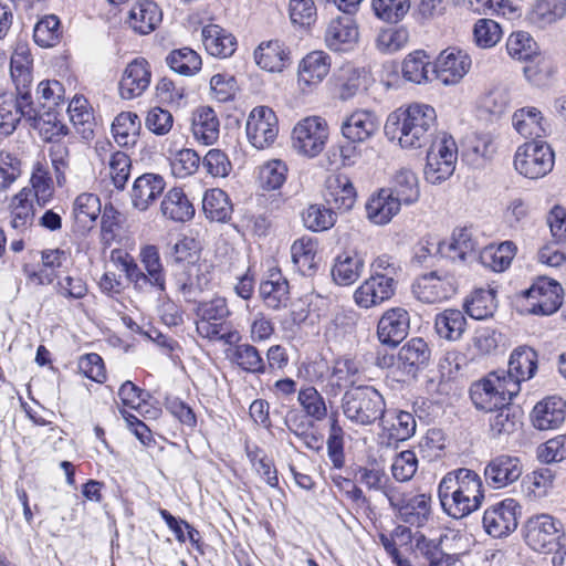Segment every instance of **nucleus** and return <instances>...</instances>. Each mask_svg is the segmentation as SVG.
Returning a JSON list of instances; mask_svg holds the SVG:
<instances>
[{
  "label": "nucleus",
  "mask_w": 566,
  "mask_h": 566,
  "mask_svg": "<svg viewBox=\"0 0 566 566\" xmlns=\"http://www.w3.org/2000/svg\"><path fill=\"white\" fill-rule=\"evenodd\" d=\"M331 57L323 51H313L298 64V85L305 91L317 86L329 73Z\"/></svg>",
  "instance_id": "obj_19"
},
{
  "label": "nucleus",
  "mask_w": 566,
  "mask_h": 566,
  "mask_svg": "<svg viewBox=\"0 0 566 566\" xmlns=\"http://www.w3.org/2000/svg\"><path fill=\"white\" fill-rule=\"evenodd\" d=\"M379 125V119L375 113L367 109H357L343 122L342 134L352 143H364L378 132Z\"/></svg>",
  "instance_id": "obj_20"
},
{
  "label": "nucleus",
  "mask_w": 566,
  "mask_h": 566,
  "mask_svg": "<svg viewBox=\"0 0 566 566\" xmlns=\"http://www.w3.org/2000/svg\"><path fill=\"white\" fill-rule=\"evenodd\" d=\"M364 82L363 72L349 64L340 67L334 75L335 86L343 101L354 97Z\"/></svg>",
  "instance_id": "obj_50"
},
{
  "label": "nucleus",
  "mask_w": 566,
  "mask_h": 566,
  "mask_svg": "<svg viewBox=\"0 0 566 566\" xmlns=\"http://www.w3.org/2000/svg\"><path fill=\"white\" fill-rule=\"evenodd\" d=\"M506 50L511 57L517 61H530L537 55V45L532 36L523 31L512 33L506 42Z\"/></svg>",
  "instance_id": "obj_63"
},
{
  "label": "nucleus",
  "mask_w": 566,
  "mask_h": 566,
  "mask_svg": "<svg viewBox=\"0 0 566 566\" xmlns=\"http://www.w3.org/2000/svg\"><path fill=\"white\" fill-rule=\"evenodd\" d=\"M520 388L514 381H506L497 370L489 373L484 378L473 382L470 387V397L476 409L494 412L496 409L510 405L517 396Z\"/></svg>",
  "instance_id": "obj_2"
},
{
  "label": "nucleus",
  "mask_w": 566,
  "mask_h": 566,
  "mask_svg": "<svg viewBox=\"0 0 566 566\" xmlns=\"http://www.w3.org/2000/svg\"><path fill=\"white\" fill-rule=\"evenodd\" d=\"M431 63L424 51L417 50L408 54L402 62V76L406 81L422 84L429 81Z\"/></svg>",
  "instance_id": "obj_48"
},
{
  "label": "nucleus",
  "mask_w": 566,
  "mask_h": 566,
  "mask_svg": "<svg viewBox=\"0 0 566 566\" xmlns=\"http://www.w3.org/2000/svg\"><path fill=\"white\" fill-rule=\"evenodd\" d=\"M142 123L136 113L122 112L112 124V134L120 147H132L137 143Z\"/></svg>",
  "instance_id": "obj_42"
},
{
  "label": "nucleus",
  "mask_w": 566,
  "mask_h": 566,
  "mask_svg": "<svg viewBox=\"0 0 566 566\" xmlns=\"http://www.w3.org/2000/svg\"><path fill=\"white\" fill-rule=\"evenodd\" d=\"M562 524L548 514H539L527 520L524 526L526 544L535 552L551 553L559 544Z\"/></svg>",
  "instance_id": "obj_6"
},
{
  "label": "nucleus",
  "mask_w": 566,
  "mask_h": 566,
  "mask_svg": "<svg viewBox=\"0 0 566 566\" xmlns=\"http://www.w3.org/2000/svg\"><path fill=\"white\" fill-rule=\"evenodd\" d=\"M536 370L537 353L528 346H520L512 352L507 370L497 371L504 376L506 381H514L521 389V384L533 378Z\"/></svg>",
  "instance_id": "obj_18"
},
{
  "label": "nucleus",
  "mask_w": 566,
  "mask_h": 566,
  "mask_svg": "<svg viewBox=\"0 0 566 566\" xmlns=\"http://www.w3.org/2000/svg\"><path fill=\"white\" fill-rule=\"evenodd\" d=\"M219 126L217 114L211 107L202 106L193 113L191 129L198 142L213 144L219 137Z\"/></svg>",
  "instance_id": "obj_40"
},
{
  "label": "nucleus",
  "mask_w": 566,
  "mask_h": 566,
  "mask_svg": "<svg viewBox=\"0 0 566 566\" xmlns=\"http://www.w3.org/2000/svg\"><path fill=\"white\" fill-rule=\"evenodd\" d=\"M342 408L353 423L369 426L384 416L385 400L374 387L358 386L344 394Z\"/></svg>",
  "instance_id": "obj_3"
},
{
  "label": "nucleus",
  "mask_w": 566,
  "mask_h": 566,
  "mask_svg": "<svg viewBox=\"0 0 566 566\" xmlns=\"http://www.w3.org/2000/svg\"><path fill=\"white\" fill-rule=\"evenodd\" d=\"M196 329L203 338L221 340L228 345H233L241 339L240 333L230 328L226 322L197 321Z\"/></svg>",
  "instance_id": "obj_57"
},
{
  "label": "nucleus",
  "mask_w": 566,
  "mask_h": 566,
  "mask_svg": "<svg viewBox=\"0 0 566 566\" xmlns=\"http://www.w3.org/2000/svg\"><path fill=\"white\" fill-rule=\"evenodd\" d=\"M256 64L269 72H281L289 61V52L279 40L262 42L254 51Z\"/></svg>",
  "instance_id": "obj_37"
},
{
  "label": "nucleus",
  "mask_w": 566,
  "mask_h": 566,
  "mask_svg": "<svg viewBox=\"0 0 566 566\" xmlns=\"http://www.w3.org/2000/svg\"><path fill=\"white\" fill-rule=\"evenodd\" d=\"M495 412L489 420L493 437H509L521 428V411L512 407L511 403L496 409Z\"/></svg>",
  "instance_id": "obj_45"
},
{
  "label": "nucleus",
  "mask_w": 566,
  "mask_h": 566,
  "mask_svg": "<svg viewBox=\"0 0 566 566\" xmlns=\"http://www.w3.org/2000/svg\"><path fill=\"white\" fill-rule=\"evenodd\" d=\"M291 256L301 274L312 275L316 268V242L305 237L295 240L291 247Z\"/></svg>",
  "instance_id": "obj_47"
},
{
  "label": "nucleus",
  "mask_w": 566,
  "mask_h": 566,
  "mask_svg": "<svg viewBox=\"0 0 566 566\" xmlns=\"http://www.w3.org/2000/svg\"><path fill=\"white\" fill-rule=\"evenodd\" d=\"M329 129L321 116H307L296 123L292 130V148L302 156L314 158L325 148Z\"/></svg>",
  "instance_id": "obj_4"
},
{
  "label": "nucleus",
  "mask_w": 566,
  "mask_h": 566,
  "mask_svg": "<svg viewBox=\"0 0 566 566\" xmlns=\"http://www.w3.org/2000/svg\"><path fill=\"white\" fill-rule=\"evenodd\" d=\"M409 327V313L402 307H392L379 318L377 336L381 344L395 347L407 337Z\"/></svg>",
  "instance_id": "obj_15"
},
{
  "label": "nucleus",
  "mask_w": 566,
  "mask_h": 566,
  "mask_svg": "<svg viewBox=\"0 0 566 566\" xmlns=\"http://www.w3.org/2000/svg\"><path fill=\"white\" fill-rule=\"evenodd\" d=\"M396 290L397 284L369 276L355 290L354 301L361 308H371L390 300Z\"/></svg>",
  "instance_id": "obj_22"
},
{
  "label": "nucleus",
  "mask_w": 566,
  "mask_h": 566,
  "mask_svg": "<svg viewBox=\"0 0 566 566\" xmlns=\"http://www.w3.org/2000/svg\"><path fill=\"white\" fill-rule=\"evenodd\" d=\"M202 208L207 216L212 221L224 222L232 212L228 195L221 189H211L203 196Z\"/></svg>",
  "instance_id": "obj_52"
},
{
  "label": "nucleus",
  "mask_w": 566,
  "mask_h": 566,
  "mask_svg": "<svg viewBox=\"0 0 566 566\" xmlns=\"http://www.w3.org/2000/svg\"><path fill=\"white\" fill-rule=\"evenodd\" d=\"M518 503L514 499H505L489 507L483 515V526L486 533L500 538L515 531L518 524Z\"/></svg>",
  "instance_id": "obj_12"
},
{
  "label": "nucleus",
  "mask_w": 566,
  "mask_h": 566,
  "mask_svg": "<svg viewBox=\"0 0 566 566\" xmlns=\"http://www.w3.org/2000/svg\"><path fill=\"white\" fill-rule=\"evenodd\" d=\"M166 181L158 174H144L135 179L130 191L133 207L146 211L164 192Z\"/></svg>",
  "instance_id": "obj_24"
},
{
  "label": "nucleus",
  "mask_w": 566,
  "mask_h": 566,
  "mask_svg": "<svg viewBox=\"0 0 566 566\" xmlns=\"http://www.w3.org/2000/svg\"><path fill=\"white\" fill-rule=\"evenodd\" d=\"M287 165L281 159H272L259 168V182L264 190L280 189L286 180Z\"/></svg>",
  "instance_id": "obj_58"
},
{
  "label": "nucleus",
  "mask_w": 566,
  "mask_h": 566,
  "mask_svg": "<svg viewBox=\"0 0 566 566\" xmlns=\"http://www.w3.org/2000/svg\"><path fill=\"white\" fill-rule=\"evenodd\" d=\"M401 205L392 192L382 188L368 199L366 214L374 224L384 226L399 212Z\"/></svg>",
  "instance_id": "obj_28"
},
{
  "label": "nucleus",
  "mask_w": 566,
  "mask_h": 566,
  "mask_svg": "<svg viewBox=\"0 0 566 566\" xmlns=\"http://www.w3.org/2000/svg\"><path fill=\"white\" fill-rule=\"evenodd\" d=\"M358 373L356 364L348 358L337 359L328 378L327 392L337 395L347 384L353 382V377Z\"/></svg>",
  "instance_id": "obj_64"
},
{
  "label": "nucleus",
  "mask_w": 566,
  "mask_h": 566,
  "mask_svg": "<svg viewBox=\"0 0 566 566\" xmlns=\"http://www.w3.org/2000/svg\"><path fill=\"white\" fill-rule=\"evenodd\" d=\"M166 62L174 72L184 76L197 74L202 65L201 56L190 48L171 51L167 55Z\"/></svg>",
  "instance_id": "obj_49"
},
{
  "label": "nucleus",
  "mask_w": 566,
  "mask_h": 566,
  "mask_svg": "<svg viewBox=\"0 0 566 566\" xmlns=\"http://www.w3.org/2000/svg\"><path fill=\"white\" fill-rule=\"evenodd\" d=\"M471 64V57L465 51L448 48L437 57L432 73L442 84L453 85L463 78Z\"/></svg>",
  "instance_id": "obj_11"
},
{
  "label": "nucleus",
  "mask_w": 566,
  "mask_h": 566,
  "mask_svg": "<svg viewBox=\"0 0 566 566\" xmlns=\"http://www.w3.org/2000/svg\"><path fill=\"white\" fill-rule=\"evenodd\" d=\"M260 296L269 308L285 307L290 300L287 281L281 273H271L269 279L260 284Z\"/></svg>",
  "instance_id": "obj_41"
},
{
  "label": "nucleus",
  "mask_w": 566,
  "mask_h": 566,
  "mask_svg": "<svg viewBox=\"0 0 566 566\" xmlns=\"http://www.w3.org/2000/svg\"><path fill=\"white\" fill-rule=\"evenodd\" d=\"M10 224L14 230L23 232L29 229L34 218L33 192L31 189L23 188L13 196L10 202Z\"/></svg>",
  "instance_id": "obj_38"
},
{
  "label": "nucleus",
  "mask_w": 566,
  "mask_h": 566,
  "mask_svg": "<svg viewBox=\"0 0 566 566\" xmlns=\"http://www.w3.org/2000/svg\"><path fill=\"white\" fill-rule=\"evenodd\" d=\"M522 474L518 458L501 454L490 461L484 469L485 481L494 489L504 488L515 482Z\"/></svg>",
  "instance_id": "obj_23"
},
{
  "label": "nucleus",
  "mask_w": 566,
  "mask_h": 566,
  "mask_svg": "<svg viewBox=\"0 0 566 566\" xmlns=\"http://www.w3.org/2000/svg\"><path fill=\"white\" fill-rule=\"evenodd\" d=\"M328 458L336 469L344 465V430L338 422L337 412L329 416V430L327 438Z\"/></svg>",
  "instance_id": "obj_60"
},
{
  "label": "nucleus",
  "mask_w": 566,
  "mask_h": 566,
  "mask_svg": "<svg viewBox=\"0 0 566 566\" xmlns=\"http://www.w3.org/2000/svg\"><path fill=\"white\" fill-rule=\"evenodd\" d=\"M232 360L245 373L260 375L266 371L265 360L259 349L251 344L237 345Z\"/></svg>",
  "instance_id": "obj_53"
},
{
  "label": "nucleus",
  "mask_w": 566,
  "mask_h": 566,
  "mask_svg": "<svg viewBox=\"0 0 566 566\" xmlns=\"http://www.w3.org/2000/svg\"><path fill=\"white\" fill-rule=\"evenodd\" d=\"M437 114L428 104L415 103L400 114L388 117L385 126L387 136L398 138L399 145L407 149H418L428 145L436 130Z\"/></svg>",
  "instance_id": "obj_1"
},
{
  "label": "nucleus",
  "mask_w": 566,
  "mask_h": 566,
  "mask_svg": "<svg viewBox=\"0 0 566 566\" xmlns=\"http://www.w3.org/2000/svg\"><path fill=\"white\" fill-rule=\"evenodd\" d=\"M297 401L303 412L312 420L322 421L327 417V406L324 397L313 386L300 389Z\"/></svg>",
  "instance_id": "obj_54"
},
{
  "label": "nucleus",
  "mask_w": 566,
  "mask_h": 566,
  "mask_svg": "<svg viewBox=\"0 0 566 566\" xmlns=\"http://www.w3.org/2000/svg\"><path fill=\"white\" fill-rule=\"evenodd\" d=\"M516 252V247L511 241L502 242L499 245L485 247L479 255L480 262L495 272L506 270Z\"/></svg>",
  "instance_id": "obj_46"
},
{
  "label": "nucleus",
  "mask_w": 566,
  "mask_h": 566,
  "mask_svg": "<svg viewBox=\"0 0 566 566\" xmlns=\"http://www.w3.org/2000/svg\"><path fill=\"white\" fill-rule=\"evenodd\" d=\"M139 260L153 289H155L159 295L165 294L166 274L158 248L153 244L143 247L139 252Z\"/></svg>",
  "instance_id": "obj_39"
},
{
  "label": "nucleus",
  "mask_w": 566,
  "mask_h": 566,
  "mask_svg": "<svg viewBox=\"0 0 566 566\" xmlns=\"http://www.w3.org/2000/svg\"><path fill=\"white\" fill-rule=\"evenodd\" d=\"M380 426L384 434L387 437V446H391L392 443L411 438L416 432L417 422L412 413L394 410L384 413L380 419Z\"/></svg>",
  "instance_id": "obj_26"
},
{
  "label": "nucleus",
  "mask_w": 566,
  "mask_h": 566,
  "mask_svg": "<svg viewBox=\"0 0 566 566\" xmlns=\"http://www.w3.org/2000/svg\"><path fill=\"white\" fill-rule=\"evenodd\" d=\"M245 133L250 144L256 149L270 147L279 134L275 113L268 106L254 107L247 119Z\"/></svg>",
  "instance_id": "obj_7"
},
{
  "label": "nucleus",
  "mask_w": 566,
  "mask_h": 566,
  "mask_svg": "<svg viewBox=\"0 0 566 566\" xmlns=\"http://www.w3.org/2000/svg\"><path fill=\"white\" fill-rule=\"evenodd\" d=\"M542 113L535 107H523L513 114L512 123L516 132L525 138L539 140L546 129Z\"/></svg>",
  "instance_id": "obj_43"
},
{
  "label": "nucleus",
  "mask_w": 566,
  "mask_h": 566,
  "mask_svg": "<svg viewBox=\"0 0 566 566\" xmlns=\"http://www.w3.org/2000/svg\"><path fill=\"white\" fill-rule=\"evenodd\" d=\"M164 218L174 222H187L195 216V207L181 188H171L160 203Z\"/></svg>",
  "instance_id": "obj_34"
},
{
  "label": "nucleus",
  "mask_w": 566,
  "mask_h": 566,
  "mask_svg": "<svg viewBox=\"0 0 566 566\" xmlns=\"http://www.w3.org/2000/svg\"><path fill=\"white\" fill-rule=\"evenodd\" d=\"M455 290L454 277L449 274L440 275L437 271L420 275L412 284L413 295L428 304L448 300Z\"/></svg>",
  "instance_id": "obj_9"
},
{
  "label": "nucleus",
  "mask_w": 566,
  "mask_h": 566,
  "mask_svg": "<svg viewBox=\"0 0 566 566\" xmlns=\"http://www.w3.org/2000/svg\"><path fill=\"white\" fill-rule=\"evenodd\" d=\"M33 59L27 43H17L10 60V74L17 90L30 88Z\"/></svg>",
  "instance_id": "obj_36"
},
{
  "label": "nucleus",
  "mask_w": 566,
  "mask_h": 566,
  "mask_svg": "<svg viewBox=\"0 0 566 566\" xmlns=\"http://www.w3.org/2000/svg\"><path fill=\"white\" fill-rule=\"evenodd\" d=\"M524 297L530 313L551 315L562 305L563 289L557 281L542 276L524 292Z\"/></svg>",
  "instance_id": "obj_8"
},
{
  "label": "nucleus",
  "mask_w": 566,
  "mask_h": 566,
  "mask_svg": "<svg viewBox=\"0 0 566 566\" xmlns=\"http://www.w3.org/2000/svg\"><path fill=\"white\" fill-rule=\"evenodd\" d=\"M387 190L392 192V196L402 205H412L420 197L418 177L415 171L407 167H401L395 171L390 180V187Z\"/></svg>",
  "instance_id": "obj_35"
},
{
  "label": "nucleus",
  "mask_w": 566,
  "mask_h": 566,
  "mask_svg": "<svg viewBox=\"0 0 566 566\" xmlns=\"http://www.w3.org/2000/svg\"><path fill=\"white\" fill-rule=\"evenodd\" d=\"M101 214L98 196L90 192L78 195L73 202L74 229L81 234L88 232Z\"/></svg>",
  "instance_id": "obj_30"
},
{
  "label": "nucleus",
  "mask_w": 566,
  "mask_h": 566,
  "mask_svg": "<svg viewBox=\"0 0 566 566\" xmlns=\"http://www.w3.org/2000/svg\"><path fill=\"white\" fill-rule=\"evenodd\" d=\"M465 312L474 319H485L493 315L496 303L493 290H478L465 302Z\"/></svg>",
  "instance_id": "obj_56"
},
{
  "label": "nucleus",
  "mask_w": 566,
  "mask_h": 566,
  "mask_svg": "<svg viewBox=\"0 0 566 566\" xmlns=\"http://www.w3.org/2000/svg\"><path fill=\"white\" fill-rule=\"evenodd\" d=\"M87 101L84 97H74L69 104L70 120L81 136L88 140L94 135L93 114L86 106Z\"/></svg>",
  "instance_id": "obj_51"
},
{
  "label": "nucleus",
  "mask_w": 566,
  "mask_h": 566,
  "mask_svg": "<svg viewBox=\"0 0 566 566\" xmlns=\"http://www.w3.org/2000/svg\"><path fill=\"white\" fill-rule=\"evenodd\" d=\"M451 480V475L446 474L440 481L438 485L439 501L444 513L453 518H462L461 496H459L458 489L454 488L455 484Z\"/></svg>",
  "instance_id": "obj_61"
},
{
  "label": "nucleus",
  "mask_w": 566,
  "mask_h": 566,
  "mask_svg": "<svg viewBox=\"0 0 566 566\" xmlns=\"http://www.w3.org/2000/svg\"><path fill=\"white\" fill-rule=\"evenodd\" d=\"M447 474L451 475V481L455 484L454 488L458 489L459 496H461V514L463 517L479 510L484 499L480 475L465 468L450 471Z\"/></svg>",
  "instance_id": "obj_10"
},
{
  "label": "nucleus",
  "mask_w": 566,
  "mask_h": 566,
  "mask_svg": "<svg viewBox=\"0 0 566 566\" xmlns=\"http://www.w3.org/2000/svg\"><path fill=\"white\" fill-rule=\"evenodd\" d=\"M467 327V318L460 310L448 308L437 314L434 328L437 334L447 340H458Z\"/></svg>",
  "instance_id": "obj_44"
},
{
  "label": "nucleus",
  "mask_w": 566,
  "mask_h": 566,
  "mask_svg": "<svg viewBox=\"0 0 566 566\" xmlns=\"http://www.w3.org/2000/svg\"><path fill=\"white\" fill-rule=\"evenodd\" d=\"M391 507L398 511L399 517L407 524L422 527L431 516V497L417 494L402 499L395 493H386Z\"/></svg>",
  "instance_id": "obj_13"
},
{
  "label": "nucleus",
  "mask_w": 566,
  "mask_h": 566,
  "mask_svg": "<svg viewBox=\"0 0 566 566\" xmlns=\"http://www.w3.org/2000/svg\"><path fill=\"white\" fill-rule=\"evenodd\" d=\"M302 219L307 229L318 232L331 229L336 222V214L329 206L312 205L303 212Z\"/></svg>",
  "instance_id": "obj_62"
},
{
  "label": "nucleus",
  "mask_w": 566,
  "mask_h": 566,
  "mask_svg": "<svg viewBox=\"0 0 566 566\" xmlns=\"http://www.w3.org/2000/svg\"><path fill=\"white\" fill-rule=\"evenodd\" d=\"M210 268V264L202 261L186 265L182 272L176 274V286L185 301H195L200 293L208 289L211 282Z\"/></svg>",
  "instance_id": "obj_16"
},
{
  "label": "nucleus",
  "mask_w": 566,
  "mask_h": 566,
  "mask_svg": "<svg viewBox=\"0 0 566 566\" xmlns=\"http://www.w3.org/2000/svg\"><path fill=\"white\" fill-rule=\"evenodd\" d=\"M442 258L451 262L464 263L475 258L476 243L471 230L467 228L454 229L448 241H441Z\"/></svg>",
  "instance_id": "obj_29"
},
{
  "label": "nucleus",
  "mask_w": 566,
  "mask_h": 566,
  "mask_svg": "<svg viewBox=\"0 0 566 566\" xmlns=\"http://www.w3.org/2000/svg\"><path fill=\"white\" fill-rule=\"evenodd\" d=\"M161 19L163 12L156 2L139 0L129 10L127 22L135 32L149 34L159 25Z\"/></svg>",
  "instance_id": "obj_31"
},
{
  "label": "nucleus",
  "mask_w": 566,
  "mask_h": 566,
  "mask_svg": "<svg viewBox=\"0 0 566 566\" xmlns=\"http://www.w3.org/2000/svg\"><path fill=\"white\" fill-rule=\"evenodd\" d=\"M324 200L332 208L343 212L349 211L356 202V190L346 175H331L325 181Z\"/></svg>",
  "instance_id": "obj_17"
},
{
  "label": "nucleus",
  "mask_w": 566,
  "mask_h": 566,
  "mask_svg": "<svg viewBox=\"0 0 566 566\" xmlns=\"http://www.w3.org/2000/svg\"><path fill=\"white\" fill-rule=\"evenodd\" d=\"M566 417V402L560 397L551 396L537 402L531 413L533 426L538 430L558 428Z\"/></svg>",
  "instance_id": "obj_25"
},
{
  "label": "nucleus",
  "mask_w": 566,
  "mask_h": 566,
  "mask_svg": "<svg viewBox=\"0 0 566 566\" xmlns=\"http://www.w3.org/2000/svg\"><path fill=\"white\" fill-rule=\"evenodd\" d=\"M431 357L428 344L419 337L408 340L398 352L397 366L410 377L426 368Z\"/></svg>",
  "instance_id": "obj_21"
},
{
  "label": "nucleus",
  "mask_w": 566,
  "mask_h": 566,
  "mask_svg": "<svg viewBox=\"0 0 566 566\" xmlns=\"http://www.w3.org/2000/svg\"><path fill=\"white\" fill-rule=\"evenodd\" d=\"M514 166L526 178H542L554 167L553 149L544 140L527 142L517 148Z\"/></svg>",
  "instance_id": "obj_5"
},
{
  "label": "nucleus",
  "mask_w": 566,
  "mask_h": 566,
  "mask_svg": "<svg viewBox=\"0 0 566 566\" xmlns=\"http://www.w3.org/2000/svg\"><path fill=\"white\" fill-rule=\"evenodd\" d=\"M151 81L149 63L144 57L129 62L118 84L119 95L123 99H134L144 94Z\"/></svg>",
  "instance_id": "obj_14"
},
{
  "label": "nucleus",
  "mask_w": 566,
  "mask_h": 566,
  "mask_svg": "<svg viewBox=\"0 0 566 566\" xmlns=\"http://www.w3.org/2000/svg\"><path fill=\"white\" fill-rule=\"evenodd\" d=\"M171 172L177 178H187L195 175L200 165L201 158L191 148H182L170 154Z\"/></svg>",
  "instance_id": "obj_55"
},
{
  "label": "nucleus",
  "mask_w": 566,
  "mask_h": 566,
  "mask_svg": "<svg viewBox=\"0 0 566 566\" xmlns=\"http://www.w3.org/2000/svg\"><path fill=\"white\" fill-rule=\"evenodd\" d=\"M202 41L207 52L212 56L226 59L237 50L234 35L218 24H208L202 29Z\"/></svg>",
  "instance_id": "obj_32"
},
{
  "label": "nucleus",
  "mask_w": 566,
  "mask_h": 566,
  "mask_svg": "<svg viewBox=\"0 0 566 566\" xmlns=\"http://www.w3.org/2000/svg\"><path fill=\"white\" fill-rule=\"evenodd\" d=\"M61 23L56 15L48 14L40 19L33 30L34 42L42 48H52L61 38Z\"/></svg>",
  "instance_id": "obj_59"
},
{
  "label": "nucleus",
  "mask_w": 566,
  "mask_h": 566,
  "mask_svg": "<svg viewBox=\"0 0 566 566\" xmlns=\"http://www.w3.org/2000/svg\"><path fill=\"white\" fill-rule=\"evenodd\" d=\"M358 40L357 27L349 15L333 19L325 32V42L331 50L346 51Z\"/></svg>",
  "instance_id": "obj_27"
},
{
  "label": "nucleus",
  "mask_w": 566,
  "mask_h": 566,
  "mask_svg": "<svg viewBox=\"0 0 566 566\" xmlns=\"http://www.w3.org/2000/svg\"><path fill=\"white\" fill-rule=\"evenodd\" d=\"M365 266L364 258L354 251L343 252L335 258L332 276L336 284L347 286L355 283Z\"/></svg>",
  "instance_id": "obj_33"
}]
</instances>
